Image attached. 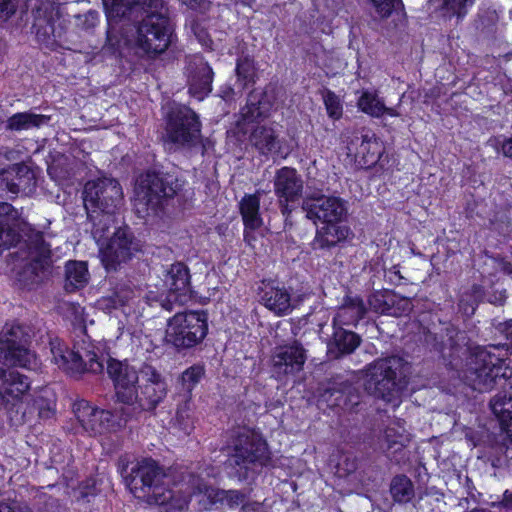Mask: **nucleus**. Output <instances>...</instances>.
<instances>
[{"label": "nucleus", "instance_id": "obj_43", "mask_svg": "<svg viewBox=\"0 0 512 512\" xmlns=\"http://www.w3.org/2000/svg\"><path fill=\"white\" fill-rule=\"evenodd\" d=\"M236 75L242 89L253 85L257 78L254 60L247 55L239 57L236 64Z\"/></svg>", "mask_w": 512, "mask_h": 512}, {"label": "nucleus", "instance_id": "obj_17", "mask_svg": "<svg viewBox=\"0 0 512 512\" xmlns=\"http://www.w3.org/2000/svg\"><path fill=\"white\" fill-rule=\"evenodd\" d=\"M307 351L298 340L278 344L272 351L271 371L278 380L294 376L303 370Z\"/></svg>", "mask_w": 512, "mask_h": 512}, {"label": "nucleus", "instance_id": "obj_30", "mask_svg": "<svg viewBox=\"0 0 512 512\" xmlns=\"http://www.w3.org/2000/svg\"><path fill=\"white\" fill-rule=\"evenodd\" d=\"M366 314L365 304L359 296H346L333 318V326L356 325Z\"/></svg>", "mask_w": 512, "mask_h": 512}, {"label": "nucleus", "instance_id": "obj_39", "mask_svg": "<svg viewBox=\"0 0 512 512\" xmlns=\"http://www.w3.org/2000/svg\"><path fill=\"white\" fill-rule=\"evenodd\" d=\"M357 106L362 112L376 118L381 117L385 113L392 117L399 116L395 109L386 107L378 95L370 91L362 93L357 101Z\"/></svg>", "mask_w": 512, "mask_h": 512}, {"label": "nucleus", "instance_id": "obj_5", "mask_svg": "<svg viewBox=\"0 0 512 512\" xmlns=\"http://www.w3.org/2000/svg\"><path fill=\"white\" fill-rule=\"evenodd\" d=\"M201 126L199 116L191 108L185 105L173 106L166 116L163 142L174 151L199 150L204 154Z\"/></svg>", "mask_w": 512, "mask_h": 512}, {"label": "nucleus", "instance_id": "obj_29", "mask_svg": "<svg viewBox=\"0 0 512 512\" xmlns=\"http://www.w3.org/2000/svg\"><path fill=\"white\" fill-rule=\"evenodd\" d=\"M360 343L359 335L336 325L333 336L327 345V354L331 359H339L354 352Z\"/></svg>", "mask_w": 512, "mask_h": 512}, {"label": "nucleus", "instance_id": "obj_1", "mask_svg": "<svg viewBox=\"0 0 512 512\" xmlns=\"http://www.w3.org/2000/svg\"><path fill=\"white\" fill-rule=\"evenodd\" d=\"M107 17V42L120 38L132 42L141 57L154 58L172 42L174 27L163 0H103Z\"/></svg>", "mask_w": 512, "mask_h": 512}, {"label": "nucleus", "instance_id": "obj_36", "mask_svg": "<svg viewBox=\"0 0 512 512\" xmlns=\"http://www.w3.org/2000/svg\"><path fill=\"white\" fill-rule=\"evenodd\" d=\"M88 219L92 222V236L100 243L109 238L110 229L115 224L116 211L93 210L86 211Z\"/></svg>", "mask_w": 512, "mask_h": 512}, {"label": "nucleus", "instance_id": "obj_23", "mask_svg": "<svg viewBox=\"0 0 512 512\" xmlns=\"http://www.w3.org/2000/svg\"><path fill=\"white\" fill-rule=\"evenodd\" d=\"M258 295L260 303L276 316L288 315L293 310L290 292L275 281H263Z\"/></svg>", "mask_w": 512, "mask_h": 512}, {"label": "nucleus", "instance_id": "obj_16", "mask_svg": "<svg viewBox=\"0 0 512 512\" xmlns=\"http://www.w3.org/2000/svg\"><path fill=\"white\" fill-rule=\"evenodd\" d=\"M490 407L502 429L500 441L493 447L498 456L492 465L501 466L502 458L505 461L512 459V396L500 392L491 399Z\"/></svg>", "mask_w": 512, "mask_h": 512}, {"label": "nucleus", "instance_id": "obj_64", "mask_svg": "<svg viewBox=\"0 0 512 512\" xmlns=\"http://www.w3.org/2000/svg\"><path fill=\"white\" fill-rule=\"evenodd\" d=\"M498 266L505 274L512 276V263L504 260H498Z\"/></svg>", "mask_w": 512, "mask_h": 512}, {"label": "nucleus", "instance_id": "obj_26", "mask_svg": "<svg viewBox=\"0 0 512 512\" xmlns=\"http://www.w3.org/2000/svg\"><path fill=\"white\" fill-rule=\"evenodd\" d=\"M188 70L190 94L198 100L204 99L212 90V68L202 58H198L189 65Z\"/></svg>", "mask_w": 512, "mask_h": 512}, {"label": "nucleus", "instance_id": "obj_7", "mask_svg": "<svg viewBox=\"0 0 512 512\" xmlns=\"http://www.w3.org/2000/svg\"><path fill=\"white\" fill-rule=\"evenodd\" d=\"M461 379L478 392H488L496 385L511 386L504 372L503 360L484 347L475 348L467 357Z\"/></svg>", "mask_w": 512, "mask_h": 512}, {"label": "nucleus", "instance_id": "obj_4", "mask_svg": "<svg viewBox=\"0 0 512 512\" xmlns=\"http://www.w3.org/2000/svg\"><path fill=\"white\" fill-rule=\"evenodd\" d=\"M125 482L133 493L142 492L158 505L167 504L174 497L170 483L176 478L170 469L166 472L151 458L132 463L130 471L125 470Z\"/></svg>", "mask_w": 512, "mask_h": 512}, {"label": "nucleus", "instance_id": "obj_53", "mask_svg": "<svg viewBox=\"0 0 512 512\" xmlns=\"http://www.w3.org/2000/svg\"><path fill=\"white\" fill-rule=\"evenodd\" d=\"M31 122L32 114L16 113L9 118L7 127L11 130H22L28 128Z\"/></svg>", "mask_w": 512, "mask_h": 512}, {"label": "nucleus", "instance_id": "obj_24", "mask_svg": "<svg viewBox=\"0 0 512 512\" xmlns=\"http://www.w3.org/2000/svg\"><path fill=\"white\" fill-rule=\"evenodd\" d=\"M50 244L42 232L34 229V284H41L52 279L56 273Z\"/></svg>", "mask_w": 512, "mask_h": 512}, {"label": "nucleus", "instance_id": "obj_54", "mask_svg": "<svg viewBox=\"0 0 512 512\" xmlns=\"http://www.w3.org/2000/svg\"><path fill=\"white\" fill-rule=\"evenodd\" d=\"M490 142L498 152H501L505 157L512 160V137L503 139H501V137H497Z\"/></svg>", "mask_w": 512, "mask_h": 512}, {"label": "nucleus", "instance_id": "obj_8", "mask_svg": "<svg viewBox=\"0 0 512 512\" xmlns=\"http://www.w3.org/2000/svg\"><path fill=\"white\" fill-rule=\"evenodd\" d=\"M178 477L180 478L179 481L174 482V484L179 485V492L184 493L181 508L187 505L193 496L201 495L206 498L202 505V508L205 510H209L213 505L218 503L226 505L231 509L241 505L244 511L249 510L250 506L253 505L246 502L247 494L244 491L213 488L198 474L187 470L179 472Z\"/></svg>", "mask_w": 512, "mask_h": 512}, {"label": "nucleus", "instance_id": "obj_19", "mask_svg": "<svg viewBox=\"0 0 512 512\" xmlns=\"http://www.w3.org/2000/svg\"><path fill=\"white\" fill-rule=\"evenodd\" d=\"M304 181L296 169L291 167H282L277 170L274 177V192L278 197V202L285 221L291 215L296 202L302 198Z\"/></svg>", "mask_w": 512, "mask_h": 512}, {"label": "nucleus", "instance_id": "obj_11", "mask_svg": "<svg viewBox=\"0 0 512 512\" xmlns=\"http://www.w3.org/2000/svg\"><path fill=\"white\" fill-rule=\"evenodd\" d=\"M83 201L86 211H117L123 201V191L116 179L100 177L85 184Z\"/></svg>", "mask_w": 512, "mask_h": 512}, {"label": "nucleus", "instance_id": "obj_48", "mask_svg": "<svg viewBox=\"0 0 512 512\" xmlns=\"http://www.w3.org/2000/svg\"><path fill=\"white\" fill-rule=\"evenodd\" d=\"M114 294L116 297L115 299L114 298L106 299V300H104V302L99 303V306L102 309H107V310L115 309L119 306H123L125 304V302L128 301L132 297L133 291L129 287H125V288L118 287Z\"/></svg>", "mask_w": 512, "mask_h": 512}, {"label": "nucleus", "instance_id": "obj_38", "mask_svg": "<svg viewBox=\"0 0 512 512\" xmlns=\"http://www.w3.org/2000/svg\"><path fill=\"white\" fill-rule=\"evenodd\" d=\"M433 339L434 348L439 351L444 357H451L454 351L459 346V331L456 327L449 324L440 334L431 335L427 338L430 342Z\"/></svg>", "mask_w": 512, "mask_h": 512}, {"label": "nucleus", "instance_id": "obj_60", "mask_svg": "<svg viewBox=\"0 0 512 512\" xmlns=\"http://www.w3.org/2000/svg\"><path fill=\"white\" fill-rule=\"evenodd\" d=\"M335 393L339 394V396L336 397L335 402L332 403V405H340V397H342V394L340 391L336 390L335 387H328L325 389L324 393L322 394V397L329 401L330 397L333 396Z\"/></svg>", "mask_w": 512, "mask_h": 512}, {"label": "nucleus", "instance_id": "obj_31", "mask_svg": "<svg viewBox=\"0 0 512 512\" xmlns=\"http://www.w3.org/2000/svg\"><path fill=\"white\" fill-rule=\"evenodd\" d=\"M350 234V228L340 223L325 224L316 231L313 239L314 249H331L338 243L346 240Z\"/></svg>", "mask_w": 512, "mask_h": 512}, {"label": "nucleus", "instance_id": "obj_18", "mask_svg": "<svg viewBox=\"0 0 512 512\" xmlns=\"http://www.w3.org/2000/svg\"><path fill=\"white\" fill-rule=\"evenodd\" d=\"M138 250L139 244L130 229L128 227L118 228L108 243L100 249L101 261L106 270H117L121 264L128 262Z\"/></svg>", "mask_w": 512, "mask_h": 512}, {"label": "nucleus", "instance_id": "obj_46", "mask_svg": "<svg viewBox=\"0 0 512 512\" xmlns=\"http://www.w3.org/2000/svg\"><path fill=\"white\" fill-rule=\"evenodd\" d=\"M51 465L49 468L55 469L57 472H61L65 478H72L74 471L71 467L72 455L67 451L65 453H54L50 459Z\"/></svg>", "mask_w": 512, "mask_h": 512}, {"label": "nucleus", "instance_id": "obj_37", "mask_svg": "<svg viewBox=\"0 0 512 512\" xmlns=\"http://www.w3.org/2000/svg\"><path fill=\"white\" fill-rule=\"evenodd\" d=\"M29 172L23 163L14 164L0 171V196L8 193L17 194L21 178Z\"/></svg>", "mask_w": 512, "mask_h": 512}, {"label": "nucleus", "instance_id": "obj_55", "mask_svg": "<svg viewBox=\"0 0 512 512\" xmlns=\"http://www.w3.org/2000/svg\"><path fill=\"white\" fill-rule=\"evenodd\" d=\"M381 18L388 17L397 0H370Z\"/></svg>", "mask_w": 512, "mask_h": 512}, {"label": "nucleus", "instance_id": "obj_51", "mask_svg": "<svg viewBox=\"0 0 512 512\" xmlns=\"http://www.w3.org/2000/svg\"><path fill=\"white\" fill-rule=\"evenodd\" d=\"M472 292L473 293L470 295L471 297H473L472 302H468L465 296L461 299L459 303L460 310L466 316H472L474 314L476 307L478 305L477 300L480 299L483 294L481 288L477 285H474L472 287Z\"/></svg>", "mask_w": 512, "mask_h": 512}, {"label": "nucleus", "instance_id": "obj_58", "mask_svg": "<svg viewBox=\"0 0 512 512\" xmlns=\"http://www.w3.org/2000/svg\"><path fill=\"white\" fill-rule=\"evenodd\" d=\"M385 278L394 285L402 284L404 277L401 275L399 267L393 266L385 272Z\"/></svg>", "mask_w": 512, "mask_h": 512}, {"label": "nucleus", "instance_id": "obj_45", "mask_svg": "<svg viewBox=\"0 0 512 512\" xmlns=\"http://www.w3.org/2000/svg\"><path fill=\"white\" fill-rule=\"evenodd\" d=\"M321 94L328 116L334 120L340 119L343 114V105L339 96L327 88H324Z\"/></svg>", "mask_w": 512, "mask_h": 512}, {"label": "nucleus", "instance_id": "obj_59", "mask_svg": "<svg viewBox=\"0 0 512 512\" xmlns=\"http://www.w3.org/2000/svg\"><path fill=\"white\" fill-rule=\"evenodd\" d=\"M0 512H30V510L28 507L22 508L19 505L0 502Z\"/></svg>", "mask_w": 512, "mask_h": 512}, {"label": "nucleus", "instance_id": "obj_6", "mask_svg": "<svg viewBox=\"0 0 512 512\" xmlns=\"http://www.w3.org/2000/svg\"><path fill=\"white\" fill-rule=\"evenodd\" d=\"M178 179L168 173L146 172L137 180L135 209L142 216L158 215L180 190Z\"/></svg>", "mask_w": 512, "mask_h": 512}, {"label": "nucleus", "instance_id": "obj_41", "mask_svg": "<svg viewBox=\"0 0 512 512\" xmlns=\"http://www.w3.org/2000/svg\"><path fill=\"white\" fill-rule=\"evenodd\" d=\"M204 368L201 365H193L184 370L178 378V385L180 386L179 395L181 399L191 400V393L195 386L200 382L204 376Z\"/></svg>", "mask_w": 512, "mask_h": 512}, {"label": "nucleus", "instance_id": "obj_15", "mask_svg": "<svg viewBox=\"0 0 512 512\" xmlns=\"http://www.w3.org/2000/svg\"><path fill=\"white\" fill-rule=\"evenodd\" d=\"M142 383L137 388V399L130 405L139 411H154L167 396V384L156 368L143 364L140 368Z\"/></svg>", "mask_w": 512, "mask_h": 512}, {"label": "nucleus", "instance_id": "obj_49", "mask_svg": "<svg viewBox=\"0 0 512 512\" xmlns=\"http://www.w3.org/2000/svg\"><path fill=\"white\" fill-rule=\"evenodd\" d=\"M372 138L367 134L355 135L350 141L348 149L350 152L355 153L356 156L365 158L370 152Z\"/></svg>", "mask_w": 512, "mask_h": 512}, {"label": "nucleus", "instance_id": "obj_22", "mask_svg": "<svg viewBox=\"0 0 512 512\" xmlns=\"http://www.w3.org/2000/svg\"><path fill=\"white\" fill-rule=\"evenodd\" d=\"M73 412L82 428L91 435L110 430L113 418L110 411L94 407L86 400H79L74 403Z\"/></svg>", "mask_w": 512, "mask_h": 512}, {"label": "nucleus", "instance_id": "obj_52", "mask_svg": "<svg viewBox=\"0 0 512 512\" xmlns=\"http://www.w3.org/2000/svg\"><path fill=\"white\" fill-rule=\"evenodd\" d=\"M385 441L387 443V450L397 453L405 447L406 437L404 435L395 436V430L388 428L385 431Z\"/></svg>", "mask_w": 512, "mask_h": 512}, {"label": "nucleus", "instance_id": "obj_9", "mask_svg": "<svg viewBox=\"0 0 512 512\" xmlns=\"http://www.w3.org/2000/svg\"><path fill=\"white\" fill-rule=\"evenodd\" d=\"M207 321L203 310L177 312L167 321L165 343L178 352L197 346L208 333Z\"/></svg>", "mask_w": 512, "mask_h": 512}, {"label": "nucleus", "instance_id": "obj_40", "mask_svg": "<svg viewBox=\"0 0 512 512\" xmlns=\"http://www.w3.org/2000/svg\"><path fill=\"white\" fill-rule=\"evenodd\" d=\"M56 395L54 391L48 387H41L34 391V410L38 411L40 420L48 421L55 416Z\"/></svg>", "mask_w": 512, "mask_h": 512}, {"label": "nucleus", "instance_id": "obj_10", "mask_svg": "<svg viewBox=\"0 0 512 512\" xmlns=\"http://www.w3.org/2000/svg\"><path fill=\"white\" fill-rule=\"evenodd\" d=\"M52 361L73 377H79L84 373L98 374L104 370L103 361L99 359L95 347L91 343L83 341V347L77 350L64 351L57 340L47 335Z\"/></svg>", "mask_w": 512, "mask_h": 512}, {"label": "nucleus", "instance_id": "obj_12", "mask_svg": "<svg viewBox=\"0 0 512 512\" xmlns=\"http://www.w3.org/2000/svg\"><path fill=\"white\" fill-rule=\"evenodd\" d=\"M306 218L323 224L341 223L348 214V202L334 195H309L302 201Z\"/></svg>", "mask_w": 512, "mask_h": 512}, {"label": "nucleus", "instance_id": "obj_3", "mask_svg": "<svg viewBox=\"0 0 512 512\" xmlns=\"http://www.w3.org/2000/svg\"><path fill=\"white\" fill-rule=\"evenodd\" d=\"M271 454L265 440L243 427L233 440L232 453L226 460L230 475L239 481L254 478L263 467L270 465Z\"/></svg>", "mask_w": 512, "mask_h": 512}, {"label": "nucleus", "instance_id": "obj_56", "mask_svg": "<svg viewBox=\"0 0 512 512\" xmlns=\"http://www.w3.org/2000/svg\"><path fill=\"white\" fill-rule=\"evenodd\" d=\"M78 20L82 28L88 30L94 28L99 22V13L95 10H89L83 15H79Z\"/></svg>", "mask_w": 512, "mask_h": 512}, {"label": "nucleus", "instance_id": "obj_27", "mask_svg": "<svg viewBox=\"0 0 512 512\" xmlns=\"http://www.w3.org/2000/svg\"><path fill=\"white\" fill-rule=\"evenodd\" d=\"M30 388L27 376L14 370H5L0 367V406H4L12 399H17Z\"/></svg>", "mask_w": 512, "mask_h": 512}, {"label": "nucleus", "instance_id": "obj_42", "mask_svg": "<svg viewBox=\"0 0 512 512\" xmlns=\"http://www.w3.org/2000/svg\"><path fill=\"white\" fill-rule=\"evenodd\" d=\"M390 493L395 502L408 503L414 497V485L406 475H397L391 481Z\"/></svg>", "mask_w": 512, "mask_h": 512}, {"label": "nucleus", "instance_id": "obj_57", "mask_svg": "<svg viewBox=\"0 0 512 512\" xmlns=\"http://www.w3.org/2000/svg\"><path fill=\"white\" fill-rule=\"evenodd\" d=\"M17 9L16 0H0V21H7L15 14Z\"/></svg>", "mask_w": 512, "mask_h": 512}, {"label": "nucleus", "instance_id": "obj_13", "mask_svg": "<svg viewBox=\"0 0 512 512\" xmlns=\"http://www.w3.org/2000/svg\"><path fill=\"white\" fill-rule=\"evenodd\" d=\"M162 280L168 290V294L159 300L164 310L170 312L191 298L190 274L185 264L177 262L165 268Z\"/></svg>", "mask_w": 512, "mask_h": 512}, {"label": "nucleus", "instance_id": "obj_50", "mask_svg": "<svg viewBox=\"0 0 512 512\" xmlns=\"http://www.w3.org/2000/svg\"><path fill=\"white\" fill-rule=\"evenodd\" d=\"M390 303H393L391 306V314L393 317H401L403 315H407L412 310L411 300L407 297H402L396 293L391 292Z\"/></svg>", "mask_w": 512, "mask_h": 512}, {"label": "nucleus", "instance_id": "obj_20", "mask_svg": "<svg viewBox=\"0 0 512 512\" xmlns=\"http://www.w3.org/2000/svg\"><path fill=\"white\" fill-rule=\"evenodd\" d=\"M107 373L113 381L117 400L127 405L135 402L140 372L138 373L126 360L109 359Z\"/></svg>", "mask_w": 512, "mask_h": 512}, {"label": "nucleus", "instance_id": "obj_25", "mask_svg": "<svg viewBox=\"0 0 512 512\" xmlns=\"http://www.w3.org/2000/svg\"><path fill=\"white\" fill-rule=\"evenodd\" d=\"M275 100L273 88L267 87L264 91H252L248 96L245 107L241 110L242 120L251 123L259 118L266 117Z\"/></svg>", "mask_w": 512, "mask_h": 512}, {"label": "nucleus", "instance_id": "obj_2", "mask_svg": "<svg viewBox=\"0 0 512 512\" xmlns=\"http://www.w3.org/2000/svg\"><path fill=\"white\" fill-rule=\"evenodd\" d=\"M365 371L367 392L394 406L398 405L409 382L410 363L400 356H390L374 360Z\"/></svg>", "mask_w": 512, "mask_h": 512}, {"label": "nucleus", "instance_id": "obj_32", "mask_svg": "<svg viewBox=\"0 0 512 512\" xmlns=\"http://www.w3.org/2000/svg\"><path fill=\"white\" fill-rule=\"evenodd\" d=\"M240 214L247 230H257L263 225V220L260 215V191L255 194H246L239 203ZM248 238V233L245 232V239Z\"/></svg>", "mask_w": 512, "mask_h": 512}, {"label": "nucleus", "instance_id": "obj_47", "mask_svg": "<svg viewBox=\"0 0 512 512\" xmlns=\"http://www.w3.org/2000/svg\"><path fill=\"white\" fill-rule=\"evenodd\" d=\"M390 298L391 292L373 293L369 298V306L376 313L390 316L391 306H393V303H390Z\"/></svg>", "mask_w": 512, "mask_h": 512}, {"label": "nucleus", "instance_id": "obj_34", "mask_svg": "<svg viewBox=\"0 0 512 512\" xmlns=\"http://www.w3.org/2000/svg\"><path fill=\"white\" fill-rule=\"evenodd\" d=\"M251 144L263 155L275 153L279 149L277 135L272 127L259 125L250 135Z\"/></svg>", "mask_w": 512, "mask_h": 512}, {"label": "nucleus", "instance_id": "obj_14", "mask_svg": "<svg viewBox=\"0 0 512 512\" xmlns=\"http://www.w3.org/2000/svg\"><path fill=\"white\" fill-rule=\"evenodd\" d=\"M29 334L20 325H6L0 331V363L27 367L30 362Z\"/></svg>", "mask_w": 512, "mask_h": 512}, {"label": "nucleus", "instance_id": "obj_44", "mask_svg": "<svg viewBox=\"0 0 512 512\" xmlns=\"http://www.w3.org/2000/svg\"><path fill=\"white\" fill-rule=\"evenodd\" d=\"M430 3L437 4L436 6L443 10L444 16H456L460 19L467 14L468 9L474 3V0H431Z\"/></svg>", "mask_w": 512, "mask_h": 512}, {"label": "nucleus", "instance_id": "obj_62", "mask_svg": "<svg viewBox=\"0 0 512 512\" xmlns=\"http://www.w3.org/2000/svg\"><path fill=\"white\" fill-rule=\"evenodd\" d=\"M500 505L507 509H512V493L510 491L506 490L504 492Z\"/></svg>", "mask_w": 512, "mask_h": 512}, {"label": "nucleus", "instance_id": "obj_28", "mask_svg": "<svg viewBox=\"0 0 512 512\" xmlns=\"http://www.w3.org/2000/svg\"><path fill=\"white\" fill-rule=\"evenodd\" d=\"M28 238H30L28 236ZM12 270L20 287L30 290L32 283V248L29 239L24 240L21 247L11 254Z\"/></svg>", "mask_w": 512, "mask_h": 512}, {"label": "nucleus", "instance_id": "obj_33", "mask_svg": "<svg viewBox=\"0 0 512 512\" xmlns=\"http://www.w3.org/2000/svg\"><path fill=\"white\" fill-rule=\"evenodd\" d=\"M90 279L87 263L83 261L70 260L65 265L66 292L72 293L84 288Z\"/></svg>", "mask_w": 512, "mask_h": 512}, {"label": "nucleus", "instance_id": "obj_35", "mask_svg": "<svg viewBox=\"0 0 512 512\" xmlns=\"http://www.w3.org/2000/svg\"><path fill=\"white\" fill-rule=\"evenodd\" d=\"M171 428L179 437L188 436L195 428L191 400L180 399Z\"/></svg>", "mask_w": 512, "mask_h": 512}, {"label": "nucleus", "instance_id": "obj_61", "mask_svg": "<svg viewBox=\"0 0 512 512\" xmlns=\"http://www.w3.org/2000/svg\"><path fill=\"white\" fill-rule=\"evenodd\" d=\"M506 300V293L505 291H501L498 293H495L490 296L489 302L495 305H503Z\"/></svg>", "mask_w": 512, "mask_h": 512}, {"label": "nucleus", "instance_id": "obj_63", "mask_svg": "<svg viewBox=\"0 0 512 512\" xmlns=\"http://www.w3.org/2000/svg\"><path fill=\"white\" fill-rule=\"evenodd\" d=\"M502 333L505 335L506 339L512 345V320H510L504 324Z\"/></svg>", "mask_w": 512, "mask_h": 512}, {"label": "nucleus", "instance_id": "obj_21", "mask_svg": "<svg viewBox=\"0 0 512 512\" xmlns=\"http://www.w3.org/2000/svg\"><path fill=\"white\" fill-rule=\"evenodd\" d=\"M28 224L11 204L0 202V252L21 243L28 236Z\"/></svg>", "mask_w": 512, "mask_h": 512}]
</instances>
